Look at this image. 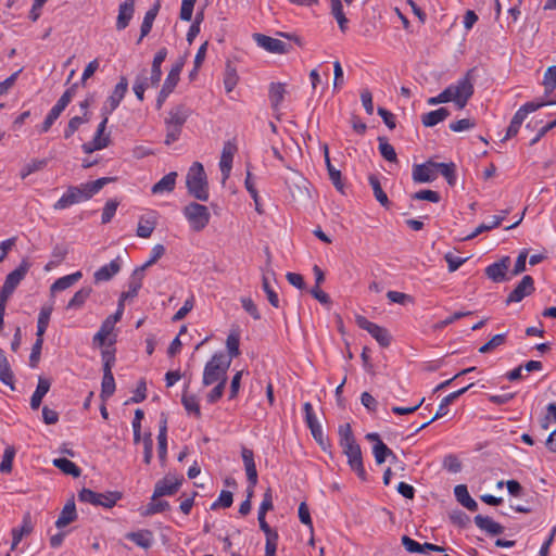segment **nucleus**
Here are the masks:
<instances>
[{
	"label": "nucleus",
	"instance_id": "58836bf2",
	"mask_svg": "<svg viewBox=\"0 0 556 556\" xmlns=\"http://www.w3.org/2000/svg\"><path fill=\"white\" fill-rule=\"evenodd\" d=\"M53 465L66 475H71L75 478L79 477L81 469L72 460L67 458H55Z\"/></svg>",
	"mask_w": 556,
	"mask_h": 556
},
{
	"label": "nucleus",
	"instance_id": "0e129e2a",
	"mask_svg": "<svg viewBox=\"0 0 556 556\" xmlns=\"http://www.w3.org/2000/svg\"><path fill=\"white\" fill-rule=\"evenodd\" d=\"M551 424H556V403H551L546 407L545 416L540 420L543 430H547Z\"/></svg>",
	"mask_w": 556,
	"mask_h": 556
},
{
	"label": "nucleus",
	"instance_id": "9d476101",
	"mask_svg": "<svg viewBox=\"0 0 556 556\" xmlns=\"http://www.w3.org/2000/svg\"><path fill=\"white\" fill-rule=\"evenodd\" d=\"M127 90L128 80L125 76H122L112 94L108 98L105 105L101 109V113L112 114L118 108Z\"/></svg>",
	"mask_w": 556,
	"mask_h": 556
},
{
	"label": "nucleus",
	"instance_id": "2f4dec72",
	"mask_svg": "<svg viewBox=\"0 0 556 556\" xmlns=\"http://www.w3.org/2000/svg\"><path fill=\"white\" fill-rule=\"evenodd\" d=\"M448 116L450 111L446 108H440L438 110L424 114L421 117V122L426 127H433L437 124L443 122Z\"/></svg>",
	"mask_w": 556,
	"mask_h": 556
},
{
	"label": "nucleus",
	"instance_id": "3c124183",
	"mask_svg": "<svg viewBox=\"0 0 556 556\" xmlns=\"http://www.w3.org/2000/svg\"><path fill=\"white\" fill-rule=\"evenodd\" d=\"M503 222V217H497V215L495 216H492V220L488 224L485 223H482L481 225H479L475 231L470 235H468L466 237L467 240H470V239H473L476 238L477 236H479L480 233L484 232V231H489V230H492L496 227H498L501 225V223Z\"/></svg>",
	"mask_w": 556,
	"mask_h": 556
},
{
	"label": "nucleus",
	"instance_id": "e433bc0d",
	"mask_svg": "<svg viewBox=\"0 0 556 556\" xmlns=\"http://www.w3.org/2000/svg\"><path fill=\"white\" fill-rule=\"evenodd\" d=\"M324 153L329 178L338 190H342L343 184L341 180V172L331 164L327 146L324 147Z\"/></svg>",
	"mask_w": 556,
	"mask_h": 556
},
{
	"label": "nucleus",
	"instance_id": "49530a36",
	"mask_svg": "<svg viewBox=\"0 0 556 556\" xmlns=\"http://www.w3.org/2000/svg\"><path fill=\"white\" fill-rule=\"evenodd\" d=\"M525 119H526V116H523V114L518 110L514 114L503 140H507V139L515 137L518 134Z\"/></svg>",
	"mask_w": 556,
	"mask_h": 556
},
{
	"label": "nucleus",
	"instance_id": "774afa93",
	"mask_svg": "<svg viewBox=\"0 0 556 556\" xmlns=\"http://www.w3.org/2000/svg\"><path fill=\"white\" fill-rule=\"evenodd\" d=\"M232 502H233L232 493L230 491L223 490L220 492L217 501H215L212 504L211 509H216L218 507L228 508L232 505Z\"/></svg>",
	"mask_w": 556,
	"mask_h": 556
},
{
	"label": "nucleus",
	"instance_id": "ea45409f",
	"mask_svg": "<svg viewBox=\"0 0 556 556\" xmlns=\"http://www.w3.org/2000/svg\"><path fill=\"white\" fill-rule=\"evenodd\" d=\"M435 172L440 173L447 181L450 186H454L456 184V165L451 163H437L435 162Z\"/></svg>",
	"mask_w": 556,
	"mask_h": 556
},
{
	"label": "nucleus",
	"instance_id": "c9c22d12",
	"mask_svg": "<svg viewBox=\"0 0 556 556\" xmlns=\"http://www.w3.org/2000/svg\"><path fill=\"white\" fill-rule=\"evenodd\" d=\"M240 332L238 329H232L226 340V348L228 351V354L226 355L227 358H230V363L232 362V358L238 357L240 355Z\"/></svg>",
	"mask_w": 556,
	"mask_h": 556
},
{
	"label": "nucleus",
	"instance_id": "bf43d9fd",
	"mask_svg": "<svg viewBox=\"0 0 556 556\" xmlns=\"http://www.w3.org/2000/svg\"><path fill=\"white\" fill-rule=\"evenodd\" d=\"M147 71L144 70L141 75H139L134 84V92L138 100L142 101L144 99V91L148 87V77H147Z\"/></svg>",
	"mask_w": 556,
	"mask_h": 556
},
{
	"label": "nucleus",
	"instance_id": "cd10ccee",
	"mask_svg": "<svg viewBox=\"0 0 556 556\" xmlns=\"http://www.w3.org/2000/svg\"><path fill=\"white\" fill-rule=\"evenodd\" d=\"M189 114L190 111L187 106L182 104L177 105L169 111L168 117L165 119V124L182 127Z\"/></svg>",
	"mask_w": 556,
	"mask_h": 556
},
{
	"label": "nucleus",
	"instance_id": "de8ad7c7",
	"mask_svg": "<svg viewBox=\"0 0 556 556\" xmlns=\"http://www.w3.org/2000/svg\"><path fill=\"white\" fill-rule=\"evenodd\" d=\"M16 451L14 446L9 445L5 447L2 462L0 464V472L10 473L12 471L13 459L15 457Z\"/></svg>",
	"mask_w": 556,
	"mask_h": 556
},
{
	"label": "nucleus",
	"instance_id": "39448f33",
	"mask_svg": "<svg viewBox=\"0 0 556 556\" xmlns=\"http://www.w3.org/2000/svg\"><path fill=\"white\" fill-rule=\"evenodd\" d=\"M121 498L122 493L119 492L97 493L86 488L78 493V500L80 502L102 506L104 508H112Z\"/></svg>",
	"mask_w": 556,
	"mask_h": 556
},
{
	"label": "nucleus",
	"instance_id": "412c9836",
	"mask_svg": "<svg viewBox=\"0 0 556 556\" xmlns=\"http://www.w3.org/2000/svg\"><path fill=\"white\" fill-rule=\"evenodd\" d=\"M144 274H141L135 269L129 278L128 290L121 294L119 300L125 302L128 299H134L138 295L140 288L142 287Z\"/></svg>",
	"mask_w": 556,
	"mask_h": 556
},
{
	"label": "nucleus",
	"instance_id": "20e7f679",
	"mask_svg": "<svg viewBox=\"0 0 556 556\" xmlns=\"http://www.w3.org/2000/svg\"><path fill=\"white\" fill-rule=\"evenodd\" d=\"M182 214L188 220L190 228L195 231H202L210 223L211 214L208 208L198 202H190L182 208Z\"/></svg>",
	"mask_w": 556,
	"mask_h": 556
},
{
	"label": "nucleus",
	"instance_id": "4d7b16f0",
	"mask_svg": "<svg viewBox=\"0 0 556 556\" xmlns=\"http://www.w3.org/2000/svg\"><path fill=\"white\" fill-rule=\"evenodd\" d=\"M379 151L383 159L389 162H396V152L392 144H390L384 138H379Z\"/></svg>",
	"mask_w": 556,
	"mask_h": 556
},
{
	"label": "nucleus",
	"instance_id": "f8f14e48",
	"mask_svg": "<svg viewBox=\"0 0 556 556\" xmlns=\"http://www.w3.org/2000/svg\"><path fill=\"white\" fill-rule=\"evenodd\" d=\"M510 266V257L504 256L498 262L490 264L485 268V275L493 282H502L506 281L509 278L506 276V273Z\"/></svg>",
	"mask_w": 556,
	"mask_h": 556
},
{
	"label": "nucleus",
	"instance_id": "72a5a7b5",
	"mask_svg": "<svg viewBox=\"0 0 556 556\" xmlns=\"http://www.w3.org/2000/svg\"><path fill=\"white\" fill-rule=\"evenodd\" d=\"M177 173L170 172L165 175L160 181H157L151 189L152 193L170 192L174 190L176 185Z\"/></svg>",
	"mask_w": 556,
	"mask_h": 556
},
{
	"label": "nucleus",
	"instance_id": "c756f323",
	"mask_svg": "<svg viewBox=\"0 0 556 556\" xmlns=\"http://www.w3.org/2000/svg\"><path fill=\"white\" fill-rule=\"evenodd\" d=\"M160 2L157 1L144 15L141 27H140V37L138 39V43L141 42V40L149 35V33L152 29L153 22L159 13L160 10Z\"/></svg>",
	"mask_w": 556,
	"mask_h": 556
},
{
	"label": "nucleus",
	"instance_id": "f03ea898",
	"mask_svg": "<svg viewBox=\"0 0 556 556\" xmlns=\"http://www.w3.org/2000/svg\"><path fill=\"white\" fill-rule=\"evenodd\" d=\"M115 178L102 177L94 181L70 187L66 192L54 203V210H64L73 204L89 200L98 193L105 185L114 181Z\"/></svg>",
	"mask_w": 556,
	"mask_h": 556
},
{
	"label": "nucleus",
	"instance_id": "79ce46f5",
	"mask_svg": "<svg viewBox=\"0 0 556 556\" xmlns=\"http://www.w3.org/2000/svg\"><path fill=\"white\" fill-rule=\"evenodd\" d=\"M372 454L375 456V460L378 465H381L386 462L387 457H392L396 459V455L390 450L382 441L374 444Z\"/></svg>",
	"mask_w": 556,
	"mask_h": 556
},
{
	"label": "nucleus",
	"instance_id": "052dcab7",
	"mask_svg": "<svg viewBox=\"0 0 556 556\" xmlns=\"http://www.w3.org/2000/svg\"><path fill=\"white\" fill-rule=\"evenodd\" d=\"M63 111L58 108L56 105H54L48 113V115L46 116L40 129H39V132L41 134H45V132H48L49 129L51 128V126L54 124V122L59 118V116L61 115Z\"/></svg>",
	"mask_w": 556,
	"mask_h": 556
},
{
	"label": "nucleus",
	"instance_id": "a19ab883",
	"mask_svg": "<svg viewBox=\"0 0 556 556\" xmlns=\"http://www.w3.org/2000/svg\"><path fill=\"white\" fill-rule=\"evenodd\" d=\"M369 185L372 188L374 195L376 200L384 207H388L390 201L388 199L387 193L382 190L379 178L376 175H370L368 177Z\"/></svg>",
	"mask_w": 556,
	"mask_h": 556
},
{
	"label": "nucleus",
	"instance_id": "f704fd0d",
	"mask_svg": "<svg viewBox=\"0 0 556 556\" xmlns=\"http://www.w3.org/2000/svg\"><path fill=\"white\" fill-rule=\"evenodd\" d=\"M83 277V274L81 271H76V273H73L71 275H67V276H64V277H61L59 279H56L50 290H51V293H54V292H58V291H63L70 287H72L74 283H76L80 278Z\"/></svg>",
	"mask_w": 556,
	"mask_h": 556
},
{
	"label": "nucleus",
	"instance_id": "69168bd1",
	"mask_svg": "<svg viewBox=\"0 0 556 556\" xmlns=\"http://www.w3.org/2000/svg\"><path fill=\"white\" fill-rule=\"evenodd\" d=\"M78 84L72 85L70 88H67L64 93L61 96V98L58 100L55 105L60 108L62 111L65 110V108L70 104V102L73 100V98L76 94Z\"/></svg>",
	"mask_w": 556,
	"mask_h": 556
},
{
	"label": "nucleus",
	"instance_id": "473e14b6",
	"mask_svg": "<svg viewBox=\"0 0 556 556\" xmlns=\"http://www.w3.org/2000/svg\"><path fill=\"white\" fill-rule=\"evenodd\" d=\"M286 94L285 84L273 83L269 86V101L274 111H279V106L282 103Z\"/></svg>",
	"mask_w": 556,
	"mask_h": 556
},
{
	"label": "nucleus",
	"instance_id": "9b49d317",
	"mask_svg": "<svg viewBox=\"0 0 556 556\" xmlns=\"http://www.w3.org/2000/svg\"><path fill=\"white\" fill-rule=\"evenodd\" d=\"M255 42L270 53L285 54L289 52V46L280 39H276L263 34H254Z\"/></svg>",
	"mask_w": 556,
	"mask_h": 556
},
{
	"label": "nucleus",
	"instance_id": "8fccbe9b",
	"mask_svg": "<svg viewBox=\"0 0 556 556\" xmlns=\"http://www.w3.org/2000/svg\"><path fill=\"white\" fill-rule=\"evenodd\" d=\"M545 97L549 96L556 88V65L549 66L543 77Z\"/></svg>",
	"mask_w": 556,
	"mask_h": 556
},
{
	"label": "nucleus",
	"instance_id": "a878e982",
	"mask_svg": "<svg viewBox=\"0 0 556 556\" xmlns=\"http://www.w3.org/2000/svg\"><path fill=\"white\" fill-rule=\"evenodd\" d=\"M473 383L468 384L465 388H462L455 392L450 393L445 397L442 399L439 408L435 413V415L432 417V420H437L447 414V406L452 404L454 401H456L460 395H463L467 390H469Z\"/></svg>",
	"mask_w": 556,
	"mask_h": 556
},
{
	"label": "nucleus",
	"instance_id": "a18cd8bd",
	"mask_svg": "<svg viewBox=\"0 0 556 556\" xmlns=\"http://www.w3.org/2000/svg\"><path fill=\"white\" fill-rule=\"evenodd\" d=\"M51 313H52L51 306H45L41 308L39 316H38V323H37V333H36L37 337H43V334L48 328V325H49Z\"/></svg>",
	"mask_w": 556,
	"mask_h": 556
},
{
	"label": "nucleus",
	"instance_id": "b1692460",
	"mask_svg": "<svg viewBox=\"0 0 556 556\" xmlns=\"http://www.w3.org/2000/svg\"><path fill=\"white\" fill-rule=\"evenodd\" d=\"M344 2L350 5L352 0H344ZM331 14L336 18L340 30L345 33L348 29L349 20L344 14L342 0H331Z\"/></svg>",
	"mask_w": 556,
	"mask_h": 556
},
{
	"label": "nucleus",
	"instance_id": "864d4df0",
	"mask_svg": "<svg viewBox=\"0 0 556 556\" xmlns=\"http://www.w3.org/2000/svg\"><path fill=\"white\" fill-rule=\"evenodd\" d=\"M101 397L106 399L113 395L115 391V380L112 372H103Z\"/></svg>",
	"mask_w": 556,
	"mask_h": 556
},
{
	"label": "nucleus",
	"instance_id": "338daca9",
	"mask_svg": "<svg viewBox=\"0 0 556 556\" xmlns=\"http://www.w3.org/2000/svg\"><path fill=\"white\" fill-rule=\"evenodd\" d=\"M506 341V334L500 333L495 334L491 340H489L485 344L480 346L479 352L480 353H489L496 349L497 346L504 344Z\"/></svg>",
	"mask_w": 556,
	"mask_h": 556
},
{
	"label": "nucleus",
	"instance_id": "09e8293b",
	"mask_svg": "<svg viewBox=\"0 0 556 556\" xmlns=\"http://www.w3.org/2000/svg\"><path fill=\"white\" fill-rule=\"evenodd\" d=\"M165 253V248L162 244H156L153 247L151 251L150 258L140 267H137L136 269L140 271L141 274H144V271L151 267L153 264H155Z\"/></svg>",
	"mask_w": 556,
	"mask_h": 556
},
{
	"label": "nucleus",
	"instance_id": "6ab92c4d",
	"mask_svg": "<svg viewBox=\"0 0 556 556\" xmlns=\"http://www.w3.org/2000/svg\"><path fill=\"white\" fill-rule=\"evenodd\" d=\"M30 264L27 261H22L16 269L11 271L4 280L3 286L7 287V292L9 290L14 291L20 282L24 279L26 274L28 273Z\"/></svg>",
	"mask_w": 556,
	"mask_h": 556
},
{
	"label": "nucleus",
	"instance_id": "a211bd4d",
	"mask_svg": "<svg viewBox=\"0 0 556 556\" xmlns=\"http://www.w3.org/2000/svg\"><path fill=\"white\" fill-rule=\"evenodd\" d=\"M135 13V0H125L118 7V15L116 18V29L123 30L131 21Z\"/></svg>",
	"mask_w": 556,
	"mask_h": 556
},
{
	"label": "nucleus",
	"instance_id": "4be33fe9",
	"mask_svg": "<svg viewBox=\"0 0 556 556\" xmlns=\"http://www.w3.org/2000/svg\"><path fill=\"white\" fill-rule=\"evenodd\" d=\"M50 387V379L40 376L38 379L37 388L30 397L31 409H38L40 407L42 399L49 392Z\"/></svg>",
	"mask_w": 556,
	"mask_h": 556
},
{
	"label": "nucleus",
	"instance_id": "1a4fd4ad",
	"mask_svg": "<svg viewBox=\"0 0 556 556\" xmlns=\"http://www.w3.org/2000/svg\"><path fill=\"white\" fill-rule=\"evenodd\" d=\"M182 480V477L178 478L172 475L165 476L156 482L152 500L175 494L181 485Z\"/></svg>",
	"mask_w": 556,
	"mask_h": 556
},
{
	"label": "nucleus",
	"instance_id": "c85d7f7f",
	"mask_svg": "<svg viewBox=\"0 0 556 556\" xmlns=\"http://www.w3.org/2000/svg\"><path fill=\"white\" fill-rule=\"evenodd\" d=\"M456 500L468 510L476 511L478 509L477 502L470 496L465 484H458L454 489Z\"/></svg>",
	"mask_w": 556,
	"mask_h": 556
},
{
	"label": "nucleus",
	"instance_id": "0eeeda50",
	"mask_svg": "<svg viewBox=\"0 0 556 556\" xmlns=\"http://www.w3.org/2000/svg\"><path fill=\"white\" fill-rule=\"evenodd\" d=\"M355 321L361 329L370 333L381 346L387 348L390 345L391 337L386 328L369 321L362 315H357Z\"/></svg>",
	"mask_w": 556,
	"mask_h": 556
},
{
	"label": "nucleus",
	"instance_id": "13d9d810",
	"mask_svg": "<svg viewBox=\"0 0 556 556\" xmlns=\"http://www.w3.org/2000/svg\"><path fill=\"white\" fill-rule=\"evenodd\" d=\"M244 185H245V188L249 191L250 195L254 200L255 211L258 214H263V210H262V206L260 204L258 192H257V190H256V188L254 186V182L252 180V175H251V173L249 170H248V174H247V178H245Z\"/></svg>",
	"mask_w": 556,
	"mask_h": 556
},
{
	"label": "nucleus",
	"instance_id": "4468645a",
	"mask_svg": "<svg viewBox=\"0 0 556 556\" xmlns=\"http://www.w3.org/2000/svg\"><path fill=\"white\" fill-rule=\"evenodd\" d=\"M236 152H237V147L235 143H232L230 141L225 142V144L223 147L222 155H220V161H219V168H220L222 176H223V184H225L226 180L230 176V172L232 168V161H233V156H235Z\"/></svg>",
	"mask_w": 556,
	"mask_h": 556
},
{
	"label": "nucleus",
	"instance_id": "6e6552de",
	"mask_svg": "<svg viewBox=\"0 0 556 556\" xmlns=\"http://www.w3.org/2000/svg\"><path fill=\"white\" fill-rule=\"evenodd\" d=\"M348 457V464L362 481L367 480V472L364 468L361 446L357 443L342 447Z\"/></svg>",
	"mask_w": 556,
	"mask_h": 556
},
{
	"label": "nucleus",
	"instance_id": "5701e85b",
	"mask_svg": "<svg viewBox=\"0 0 556 556\" xmlns=\"http://www.w3.org/2000/svg\"><path fill=\"white\" fill-rule=\"evenodd\" d=\"M344 2L350 5L352 0H344ZM331 14L336 18L340 30L345 33L348 29L349 20L344 14L342 0H331Z\"/></svg>",
	"mask_w": 556,
	"mask_h": 556
},
{
	"label": "nucleus",
	"instance_id": "ddd939ff",
	"mask_svg": "<svg viewBox=\"0 0 556 556\" xmlns=\"http://www.w3.org/2000/svg\"><path fill=\"white\" fill-rule=\"evenodd\" d=\"M534 291V280L531 276H523L521 281L509 293L506 299V304L517 303L522 301L527 295Z\"/></svg>",
	"mask_w": 556,
	"mask_h": 556
},
{
	"label": "nucleus",
	"instance_id": "603ef678",
	"mask_svg": "<svg viewBox=\"0 0 556 556\" xmlns=\"http://www.w3.org/2000/svg\"><path fill=\"white\" fill-rule=\"evenodd\" d=\"M181 403L188 413L194 414L198 418L201 417L200 405L195 395L184 393Z\"/></svg>",
	"mask_w": 556,
	"mask_h": 556
},
{
	"label": "nucleus",
	"instance_id": "aec40b11",
	"mask_svg": "<svg viewBox=\"0 0 556 556\" xmlns=\"http://www.w3.org/2000/svg\"><path fill=\"white\" fill-rule=\"evenodd\" d=\"M241 457L244 464V469L247 472L248 482H251L252 485L257 484V470L254 462V453L252 450L243 446L241 448Z\"/></svg>",
	"mask_w": 556,
	"mask_h": 556
},
{
	"label": "nucleus",
	"instance_id": "dca6fc26",
	"mask_svg": "<svg viewBox=\"0 0 556 556\" xmlns=\"http://www.w3.org/2000/svg\"><path fill=\"white\" fill-rule=\"evenodd\" d=\"M122 268L121 257L117 256L109 264L101 266L94 274L93 279L94 282H103L111 280L116 274L119 273Z\"/></svg>",
	"mask_w": 556,
	"mask_h": 556
},
{
	"label": "nucleus",
	"instance_id": "37998d69",
	"mask_svg": "<svg viewBox=\"0 0 556 556\" xmlns=\"http://www.w3.org/2000/svg\"><path fill=\"white\" fill-rule=\"evenodd\" d=\"M91 288H81L78 290L67 304V309H78L83 307L87 299L91 294Z\"/></svg>",
	"mask_w": 556,
	"mask_h": 556
},
{
	"label": "nucleus",
	"instance_id": "e2e57ef3",
	"mask_svg": "<svg viewBox=\"0 0 556 556\" xmlns=\"http://www.w3.org/2000/svg\"><path fill=\"white\" fill-rule=\"evenodd\" d=\"M89 122V118H83L80 116H74L70 119L66 128L64 129V137L66 139L71 138L78 128L83 125Z\"/></svg>",
	"mask_w": 556,
	"mask_h": 556
},
{
	"label": "nucleus",
	"instance_id": "c03bdc74",
	"mask_svg": "<svg viewBox=\"0 0 556 556\" xmlns=\"http://www.w3.org/2000/svg\"><path fill=\"white\" fill-rule=\"evenodd\" d=\"M553 104H556V100H545V99L534 100V101H530V102H527L523 105H521L519 108V111L523 114V116L527 117L529 113L535 112L536 110H539L543 106L553 105Z\"/></svg>",
	"mask_w": 556,
	"mask_h": 556
},
{
	"label": "nucleus",
	"instance_id": "2eb2a0df",
	"mask_svg": "<svg viewBox=\"0 0 556 556\" xmlns=\"http://www.w3.org/2000/svg\"><path fill=\"white\" fill-rule=\"evenodd\" d=\"M437 178L435 162L428 161L415 165L413 168V180L415 182H431Z\"/></svg>",
	"mask_w": 556,
	"mask_h": 556
},
{
	"label": "nucleus",
	"instance_id": "7c9ffc66",
	"mask_svg": "<svg viewBox=\"0 0 556 556\" xmlns=\"http://www.w3.org/2000/svg\"><path fill=\"white\" fill-rule=\"evenodd\" d=\"M76 518L77 514L75 503L70 501L64 505L58 520L55 521V526L56 528L62 529L73 522Z\"/></svg>",
	"mask_w": 556,
	"mask_h": 556
},
{
	"label": "nucleus",
	"instance_id": "423d86ee",
	"mask_svg": "<svg viewBox=\"0 0 556 556\" xmlns=\"http://www.w3.org/2000/svg\"><path fill=\"white\" fill-rule=\"evenodd\" d=\"M447 89L451 90L452 101H454L459 109H464L473 94L471 71H469L465 77L457 80L456 84L448 86Z\"/></svg>",
	"mask_w": 556,
	"mask_h": 556
},
{
	"label": "nucleus",
	"instance_id": "393cba45",
	"mask_svg": "<svg viewBox=\"0 0 556 556\" xmlns=\"http://www.w3.org/2000/svg\"><path fill=\"white\" fill-rule=\"evenodd\" d=\"M126 539L134 542L137 546L148 549L153 544V533L150 530H139L136 532H128L125 535Z\"/></svg>",
	"mask_w": 556,
	"mask_h": 556
},
{
	"label": "nucleus",
	"instance_id": "bb28decb",
	"mask_svg": "<svg viewBox=\"0 0 556 556\" xmlns=\"http://www.w3.org/2000/svg\"><path fill=\"white\" fill-rule=\"evenodd\" d=\"M475 523L481 530L490 533L491 535H498L503 533L504 527L497 522H495L492 518L477 515L475 517Z\"/></svg>",
	"mask_w": 556,
	"mask_h": 556
},
{
	"label": "nucleus",
	"instance_id": "5fc2aeb1",
	"mask_svg": "<svg viewBox=\"0 0 556 556\" xmlns=\"http://www.w3.org/2000/svg\"><path fill=\"white\" fill-rule=\"evenodd\" d=\"M101 115H102V121L99 124L92 140H97L100 143L106 142V147H108L110 144V141H111L110 140V135L109 134H104V132H105L106 125H108V122H109V115L106 113H101Z\"/></svg>",
	"mask_w": 556,
	"mask_h": 556
},
{
	"label": "nucleus",
	"instance_id": "4c0bfd02",
	"mask_svg": "<svg viewBox=\"0 0 556 556\" xmlns=\"http://www.w3.org/2000/svg\"><path fill=\"white\" fill-rule=\"evenodd\" d=\"M0 381L14 389V375L4 353H0Z\"/></svg>",
	"mask_w": 556,
	"mask_h": 556
},
{
	"label": "nucleus",
	"instance_id": "7ed1b4c3",
	"mask_svg": "<svg viewBox=\"0 0 556 556\" xmlns=\"http://www.w3.org/2000/svg\"><path fill=\"white\" fill-rule=\"evenodd\" d=\"M186 186L191 197L199 201H207L208 182L203 165L200 162H194L189 168L186 176Z\"/></svg>",
	"mask_w": 556,
	"mask_h": 556
},
{
	"label": "nucleus",
	"instance_id": "680f3d73",
	"mask_svg": "<svg viewBox=\"0 0 556 556\" xmlns=\"http://www.w3.org/2000/svg\"><path fill=\"white\" fill-rule=\"evenodd\" d=\"M238 75L233 67L227 65L225 77H224V86L227 93L231 92L238 84Z\"/></svg>",
	"mask_w": 556,
	"mask_h": 556
},
{
	"label": "nucleus",
	"instance_id": "6e6d98bb",
	"mask_svg": "<svg viewBox=\"0 0 556 556\" xmlns=\"http://www.w3.org/2000/svg\"><path fill=\"white\" fill-rule=\"evenodd\" d=\"M339 439L341 447L356 443L350 424H344L339 427Z\"/></svg>",
	"mask_w": 556,
	"mask_h": 556
},
{
	"label": "nucleus",
	"instance_id": "f257e3e1",
	"mask_svg": "<svg viewBox=\"0 0 556 556\" xmlns=\"http://www.w3.org/2000/svg\"><path fill=\"white\" fill-rule=\"evenodd\" d=\"M230 367V358H227L223 352L215 353L205 364L202 376V384L215 387L207 393L206 401L210 404L218 402L226 388L228 380V369Z\"/></svg>",
	"mask_w": 556,
	"mask_h": 556
},
{
	"label": "nucleus",
	"instance_id": "f3484780",
	"mask_svg": "<svg viewBox=\"0 0 556 556\" xmlns=\"http://www.w3.org/2000/svg\"><path fill=\"white\" fill-rule=\"evenodd\" d=\"M33 530H34V525H33V521H31V516H30L29 513H26L23 516V520H22L21 527L12 529L11 549L12 551L15 549L17 547V545L20 544V542L22 541V539L25 535L30 534L33 532Z\"/></svg>",
	"mask_w": 556,
	"mask_h": 556
}]
</instances>
